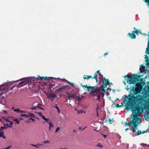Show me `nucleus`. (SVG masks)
Wrapping results in <instances>:
<instances>
[{
	"label": "nucleus",
	"mask_w": 149,
	"mask_h": 149,
	"mask_svg": "<svg viewBox=\"0 0 149 149\" xmlns=\"http://www.w3.org/2000/svg\"><path fill=\"white\" fill-rule=\"evenodd\" d=\"M132 116H133L132 120L129 122H125V124L126 126H132V129L130 130H132V132L134 133L136 129V126L141 122V118L138 114L136 113V110H132Z\"/></svg>",
	"instance_id": "nucleus-1"
},
{
	"label": "nucleus",
	"mask_w": 149,
	"mask_h": 149,
	"mask_svg": "<svg viewBox=\"0 0 149 149\" xmlns=\"http://www.w3.org/2000/svg\"><path fill=\"white\" fill-rule=\"evenodd\" d=\"M20 80H22V81L19 83V84L17 86V87H20L26 84L24 78L16 81L9 82L8 83H7V82H6L2 84L0 86V88L2 87L1 90H0V91H1V95H2L3 94L6 93L8 91V87L9 86L13 84L14 83Z\"/></svg>",
	"instance_id": "nucleus-2"
},
{
	"label": "nucleus",
	"mask_w": 149,
	"mask_h": 149,
	"mask_svg": "<svg viewBox=\"0 0 149 149\" xmlns=\"http://www.w3.org/2000/svg\"><path fill=\"white\" fill-rule=\"evenodd\" d=\"M136 88H132L131 90L130 94L134 95L136 93H140L142 88V86L141 84L139 83H137L136 84Z\"/></svg>",
	"instance_id": "nucleus-3"
},
{
	"label": "nucleus",
	"mask_w": 149,
	"mask_h": 149,
	"mask_svg": "<svg viewBox=\"0 0 149 149\" xmlns=\"http://www.w3.org/2000/svg\"><path fill=\"white\" fill-rule=\"evenodd\" d=\"M128 77L127 82L130 84H134L139 80L138 77L135 74L129 76Z\"/></svg>",
	"instance_id": "nucleus-4"
},
{
	"label": "nucleus",
	"mask_w": 149,
	"mask_h": 149,
	"mask_svg": "<svg viewBox=\"0 0 149 149\" xmlns=\"http://www.w3.org/2000/svg\"><path fill=\"white\" fill-rule=\"evenodd\" d=\"M91 93L94 96H97V98L96 100H97L98 101H100V94L99 89H92L91 90Z\"/></svg>",
	"instance_id": "nucleus-5"
},
{
	"label": "nucleus",
	"mask_w": 149,
	"mask_h": 149,
	"mask_svg": "<svg viewBox=\"0 0 149 149\" xmlns=\"http://www.w3.org/2000/svg\"><path fill=\"white\" fill-rule=\"evenodd\" d=\"M128 96V97H125V98L127 99H129L130 98L132 99V100H129V102H131V103H136V102H138V97H133V96Z\"/></svg>",
	"instance_id": "nucleus-6"
},
{
	"label": "nucleus",
	"mask_w": 149,
	"mask_h": 149,
	"mask_svg": "<svg viewBox=\"0 0 149 149\" xmlns=\"http://www.w3.org/2000/svg\"><path fill=\"white\" fill-rule=\"evenodd\" d=\"M26 83H31L36 80V78L34 77H31L24 78Z\"/></svg>",
	"instance_id": "nucleus-7"
},
{
	"label": "nucleus",
	"mask_w": 149,
	"mask_h": 149,
	"mask_svg": "<svg viewBox=\"0 0 149 149\" xmlns=\"http://www.w3.org/2000/svg\"><path fill=\"white\" fill-rule=\"evenodd\" d=\"M56 97V95L55 93H52L49 94L47 98L50 99L52 101H54L55 98Z\"/></svg>",
	"instance_id": "nucleus-8"
},
{
	"label": "nucleus",
	"mask_w": 149,
	"mask_h": 149,
	"mask_svg": "<svg viewBox=\"0 0 149 149\" xmlns=\"http://www.w3.org/2000/svg\"><path fill=\"white\" fill-rule=\"evenodd\" d=\"M45 121L47 122V123L49 124V131H51L52 129L54 127V125L53 123L51 122V120L49 118H47Z\"/></svg>",
	"instance_id": "nucleus-9"
},
{
	"label": "nucleus",
	"mask_w": 149,
	"mask_h": 149,
	"mask_svg": "<svg viewBox=\"0 0 149 149\" xmlns=\"http://www.w3.org/2000/svg\"><path fill=\"white\" fill-rule=\"evenodd\" d=\"M68 88V89H70L69 86L68 85H65L63 86L61 88H59L58 89H57L56 90V92H62L63 90H64L65 89Z\"/></svg>",
	"instance_id": "nucleus-10"
},
{
	"label": "nucleus",
	"mask_w": 149,
	"mask_h": 149,
	"mask_svg": "<svg viewBox=\"0 0 149 149\" xmlns=\"http://www.w3.org/2000/svg\"><path fill=\"white\" fill-rule=\"evenodd\" d=\"M140 67V72L141 73L144 72L145 73L146 72L145 70V67L143 66L142 65H141Z\"/></svg>",
	"instance_id": "nucleus-11"
},
{
	"label": "nucleus",
	"mask_w": 149,
	"mask_h": 149,
	"mask_svg": "<svg viewBox=\"0 0 149 149\" xmlns=\"http://www.w3.org/2000/svg\"><path fill=\"white\" fill-rule=\"evenodd\" d=\"M106 87V86H104V85H102L101 86L100 88V89L99 90L100 92L101 91V93H102L103 95L105 93V91L104 90V88Z\"/></svg>",
	"instance_id": "nucleus-12"
},
{
	"label": "nucleus",
	"mask_w": 149,
	"mask_h": 149,
	"mask_svg": "<svg viewBox=\"0 0 149 149\" xmlns=\"http://www.w3.org/2000/svg\"><path fill=\"white\" fill-rule=\"evenodd\" d=\"M102 81L103 84H104V86L107 87V84H109L108 80L104 78H102Z\"/></svg>",
	"instance_id": "nucleus-13"
},
{
	"label": "nucleus",
	"mask_w": 149,
	"mask_h": 149,
	"mask_svg": "<svg viewBox=\"0 0 149 149\" xmlns=\"http://www.w3.org/2000/svg\"><path fill=\"white\" fill-rule=\"evenodd\" d=\"M76 96V93H71L70 96L68 97V98L69 99H74Z\"/></svg>",
	"instance_id": "nucleus-14"
},
{
	"label": "nucleus",
	"mask_w": 149,
	"mask_h": 149,
	"mask_svg": "<svg viewBox=\"0 0 149 149\" xmlns=\"http://www.w3.org/2000/svg\"><path fill=\"white\" fill-rule=\"evenodd\" d=\"M6 103L5 100L4 99L3 97H2L0 99V104H1L3 105H4Z\"/></svg>",
	"instance_id": "nucleus-15"
},
{
	"label": "nucleus",
	"mask_w": 149,
	"mask_h": 149,
	"mask_svg": "<svg viewBox=\"0 0 149 149\" xmlns=\"http://www.w3.org/2000/svg\"><path fill=\"white\" fill-rule=\"evenodd\" d=\"M128 35L132 39H135L136 38V36L134 34V33H129Z\"/></svg>",
	"instance_id": "nucleus-16"
},
{
	"label": "nucleus",
	"mask_w": 149,
	"mask_h": 149,
	"mask_svg": "<svg viewBox=\"0 0 149 149\" xmlns=\"http://www.w3.org/2000/svg\"><path fill=\"white\" fill-rule=\"evenodd\" d=\"M3 128L1 127V129H0V137H1L3 138L4 139H5L6 137L3 136V132L2 131L3 130Z\"/></svg>",
	"instance_id": "nucleus-17"
},
{
	"label": "nucleus",
	"mask_w": 149,
	"mask_h": 149,
	"mask_svg": "<svg viewBox=\"0 0 149 149\" xmlns=\"http://www.w3.org/2000/svg\"><path fill=\"white\" fill-rule=\"evenodd\" d=\"M10 118H13L12 120L16 122L15 124H18L19 123V120L17 118H13V117H11Z\"/></svg>",
	"instance_id": "nucleus-18"
},
{
	"label": "nucleus",
	"mask_w": 149,
	"mask_h": 149,
	"mask_svg": "<svg viewBox=\"0 0 149 149\" xmlns=\"http://www.w3.org/2000/svg\"><path fill=\"white\" fill-rule=\"evenodd\" d=\"M46 78V77H36V81H38V80H45Z\"/></svg>",
	"instance_id": "nucleus-19"
},
{
	"label": "nucleus",
	"mask_w": 149,
	"mask_h": 149,
	"mask_svg": "<svg viewBox=\"0 0 149 149\" xmlns=\"http://www.w3.org/2000/svg\"><path fill=\"white\" fill-rule=\"evenodd\" d=\"M38 115L41 118H42L45 121L47 118H45V116L42 115V113L41 112L38 113Z\"/></svg>",
	"instance_id": "nucleus-20"
},
{
	"label": "nucleus",
	"mask_w": 149,
	"mask_h": 149,
	"mask_svg": "<svg viewBox=\"0 0 149 149\" xmlns=\"http://www.w3.org/2000/svg\"><path fill=\"white\" fill-rule=\"evenodd\" d=\"M97 73H98V76H99V79H100V81H101V79L102 78V77H103V76L100 73H99V71H97V72H96Z\"/></svg>",
	"instance_id": "nucleus-21"
},
{
	"label": "nucleus",
	"mask_w": 149,
	"mask_h": 149,
	"mask_svg": "<svg viewBox=\"0 0 149 149\" xmlns=\"http://www.w3.org/2000/svg\"><path fill=\"white\" fill-rule=\"evenodd\" d=\"M31 145H32V146H35V147H36V148H39L40 146H43V145H44V144H40L39 143H38L37 145H34V144H31Z\"/></svg>",
	"instance_id": "nucleus-22"
},
{
	"label": "nucleus",
	"mask_w": 149,
	"mask_h": 149,
	"mask_svg": "<svg viewBox=\"0 0 149 149\" xmlns=\"http://www.w3.org/2000/svg\"><path fill=\"white\" fill-rule=\"evenodd\" d=\"M84 96L82 95H79V96H78V100L79 102H80L81 100L84 97Z\"/></svg>",
	"instance_id": "nucleus-23"
},
{
	"label": "nucleus",
	"mask_w": 149,
	"mask_h": 149,
	"mask_svg": "<svg viewBox=\"0 0 149 149\" xmlns=\"http://www.w3.org/2000/svg\"><path fill=\"white\" fill-rule=\"evenodd\" d=\"M132 33H135L137 35H138L139 33H140L141 32L139 30L137 29L136 31H132Z\"/></svg>",
	"instance_id": "nucleus-24"
},
{
	"label": "nucleus",
	"mask_w": 149,
	"mask_h": 149,
	"mask_svg": "<svg viewBox=\"0 0 149 149\" xmlns=\"http://www.w3.org/2000/svg\"><path fill=\"white\" fill-rule=\"evenodd\" d=\"M10 123H7L5 125H7L8 127H12V122H10Z\"/></svg>",
	"instance_id": "nucleus-25"
},
{
	"label": "nucleus",
	"mask_w": 149,
	"mask_h": 149,
	"mask_svg": "<svg viewBox=\"0 0 149 149\" xmlns=\"http://www.w3.org/2000/svg\"><path fill=\"white\" fill-rule=\"evenodd\" d=\"M27 116H28V118L29 117H34V116L33 114L32 113H29L28 115H27Z\"/></svg>",
	"instance_id": "nucleus-26"
},
{
	"label": "nucleus",
	"mask_w": 149,
	"mask_h": 149,
	"mask_svg": "<svg viewBox=\"0 0 149 149\" xmlns=\"http://www.w3.org/2000/svg\"><path fill=\"white\" fill-rule=\"evenodd\" d=\"M50 143V141H44L42 144H49Z\"/></svg>",
	"instance_id": "nucleus-27"
},
{
	"label": "nucleus",
	"mask_w": 149,
	"mask_h": 149,
	"mask_svg": "<svg viewBox=\"0 0 149 149\" xmlns=\"http://www.w3.org/2000/svg\"><path fill=\"white\" fill-rule=\"evenodd\" d=\"M19 111L20 109L18 108H17L16 109H14L13 110V111L15 112H16L18 113H19Z\"/></svg>",
	"instance_id": "nucleus-28"
},
{
	"label": "nucleus",
	"mask_w": 149,
	"mask_h": 149,
	"mask_svg": "<svg viewBox=\"0 0 149 149\" xmlns=\"http://www.w3.org/2000/svg\"><path fill=\"white\" fill-rule=\"evenodd\" d=\"M91 77V76H87V77H83V78L84 79H87L88 80Z\"/></svg>",
	"instance_id": "nucleus-29"
},
{
	"label": "nucleus",
	"mask_w": 149,
	"mask_h": 149,
	"mask_svg": "<svg viewBox=\"0 0 149 149\" xmlns=\"http://www.w3.org/2000/svg\"><path fill=\"white\" fill-rule=\"evenodd\" d=\"M85 113V112L83 111L82 110H81L78 112V114L79 113Z\"/></svg>",
	"instance_id": "nucleus-30"
},
{
	"label": "nucleus",
	"mask_w": 149,
	"mask_h": 149,
	"mask_svg": "<svg viewBox=\"0 0 149 149\" xmlns=\"http://www.w3.org/2000/svg\"><path fill=\"white\" fill-rule=\"evenodd\" d=\"M20 116L22 117L25 116V117H26V118H28V116H27V115L21 114L20 115Z\"/></svg>",
	"instance_id": "nucleus-31"
},
{
	"label": "nucleus",
	"mask_w": 149,
	"mask_h": 149,
	"mask_svg": "<svg viewBox=\"0 0 149 149\" xmlns=\"http://www.w3.org/2000/svg\"><path fill=\"white\" fill-rule=\"evenodd\" d=\"M97 74L96 73H95V76L93 77V78H95V79H96L97 82L98 81V80L97 79Z\"/></svg>",
	"instance_id": "nucleus-32"
},
{
	"label": "nucleus",
	"mask_w": 149,
	"mask_h": 149,
	"mask_svg": "<svg viewBox=\"0 0 149 149\" xmlns=\"http://www.w3.org/2000/svg\"><path fill=\"white\" fill-rule=\"evenodd\" d=\"M141 133H143V132L141 133V132L139 131L138 132H137L136 133V134L135 135V136H137L138 135L140 134H141Z\"/></svg>",
	"instance_id": "nucleus-33"
},
{
	"label": "nucleus",
	"mask_w": 149,
	"mask_h": 149,
	"mask_svg": "<svg viewBox=\"0 0 149 149\" xmlns=\"http://www.w3.org/2000/svg\"><path fill=\"white\" fill-rule=\"evenodd\" d=\"M140 145H141V146H143V147H145L146 146H148V145H147V144H144V143H142Z\"/></svg>",
	"instance_id": "nucleus-34"
},
{
	"label": "nucleus",
	"mask_w": 149,
	"mask_h": 149,
	"mask_svg": "<svg viewBox=\"0 0 149 149\" xmlns=\"http://www.w3.org/2000/svg\"><path fill=\"white\" fill-rule=\"evenodd\" d=\"M66 94L67 95L68 98V97L69 96H70V95L71 94V93H70L69 92H67L66 93Z\"/></svg>",
	"instance_id": "nucleus-35"
},
{
	"label": "nucleus",
	"mask_w": 149,
	"mask_h": 149,
	"mask_svg": "<svg viewBox=\"0 0 149 149\" xmlns=\"http://www.w3.org/2000/svg\"><path fill=\"white\" fill-rule=\"evenodd\" d=\"M148 56L147 55H145V61H146V62H147V61H148Z\"/></svg>",
	"instance_id": "nucleus-36"
},
{
	"label": "nucleus",
	"mask_w": 149,
	"mask_h": 149,
	"mask_svg": "<svg viewBox=\"0 0 149 149\" xmlns=\"http://www.w3.org/2000/svg\"><path fill=\"white\" fill-rule=\"evenodd\" d=\"M11 146H8L5 148L1 149H10V148H11Z\"/></svg>",
	"instance_id": "nucleus-37"
},
{
	"label": "nucleus",
	"mask_w": 149,
	"mask_h": 149,
	"mask_svg": "<svg viewBox=\"0 0 149 149\" xmlns=\"http://www.w3.org/2000/svg\"><path fill=\"white\" fill-rule=\"evenodd\" d=\"M59 129H60L59 127H57L55 130V132H57L58 131H59Z\"/></svg>",
	"instance_id": "nucleus-38"
},
{
	"label": "nucleus",
	"mask_w": 149,
	"mask_h": 149,
	"mask_svg": "<svg viewBox=\"0 0 149 149\" xmlns=\"http://www.w3.org/2000/svg\"><path fill=\"white\" fill-rule=\"evenodd\" d=\"M68 82L71 85L72 87H74V84L73 83H71L69 82Z\"/></svg>",
	"instance_id": "nucleus-39"
},
{
	"label": "nucleus",
	"mask_w": 149,
	"mask_h": 149,
	"mask_svg": "<svg viewBox=\"0 0 149 149\" xmlns=\"http://www.w3.org/2000/svg\"><path fill=\"white\" fill-rule=\"evenodd\" d=\"M98 107H97V109H96V111H97V117H98L99 116V114L97 112V109H98Z\"/></svg>",
	"instance_id": "nucleus-40"
},
{
	"label": "nucleus",
	"mask_w": 149,
	"mask_h": 149,
	"mask_svg": "<svg viewBox=\"0 0 149 149\" xmlns=\"http://www.w3.org/2000/svg\"><path fill=\"white\" fill-rule=\"evenodd\" d=\"M41 106V105L40 104H38L37 107L38 108H40V109H42V108L40 107Z\"/></svg>",
	"instance_id": "nucleus-41"
},
{
	"label": "nucleus",
	"mask_w": 149,
	"mask_h": 149,
	"mask_svg": "<svg viewBox=\"0 0 149 149\" xmlns=\"http://www.w3.org/2000/svg\"><path fill=\"white\" fill-rule=\"evenodd\" d=\"M55 107L58 110V112H60L59 110V109L58 108V107H57L56 106V107Z\"/></svg>",
	"instance_id": "nucleus-42"
},
{
	"label": "nucleus",
	"mask_w": 149,
	"mask_h": 149,
	"mask_svg": "<svg viewBox=\"0 0 149 149\" xmlns=\"http://www.w3.org/2000/svg\"><path fill=\"white\" fill-rule=\"evenodd\" d=\"M25 111H22V110H20V109L19 113H25Z\"/></svg>",
	"instance_id": "nucleus-43"
},
{
	"label": "nucleus",
	"mask_w": 149,
	"mask_h": 149,
	"mask_svg": "<svg viewBox=\"0 0 149 149\" xmlns=\"http://www.w3.org/2000/svg\"><path fill=\"white\" fill-rule=\"evenodd\" d=\"M30 119L33 122H34L35 121V120L34 119L32 118H30Z\"/></svg>",
	"instance_id": "nucleus-44"
},
{
	"label": "nucleus",
	"mask_w": 149,
	"mask_h": 149,
	"mask_svg": "<svg viewBox=\"0 0 149 149\" xmlns=\"http://www.w3.org/2000/svg\"><path fill=\"white\" fill-rule=\"evenodd\" d=\"M3 112H4V113H6V114H7V112H6V111H5V110H3Z\"/></svg>",
	"instance_id": "nucleus-45"
},
{
	"label": "nucleus",
	"mask_w": 149,
	"mask_h": 149,
	"mask_svg": "<svg viewBox=\"0 0 149 149\" xmlns=\"http://www.w3.org/2000/svg\"><path fill=\"white\" fill-rule=\"evenodd\" d=\"M6 121H8V122H10V121H9L8 120V119H6Z\"/></svg>",
	"instance_id": "nucleus-46"
},
{
	"label": "nucleus",
	"mask_w": 149,
	"mask_h": 149,
	"mask_svg": "<svg viewBox=\"0 0 149 149\" xmlns=\"http://www.w3.org/2000/svg\"><path fill=\"white\" fill-rule=\"evenodd\" d=\"M107 54H108V53L107 52H106V53H104V55L105 56L107 55Z\"/></svg>",
	"instance_id": "nucleus-47"
},
{
	"label": "nucleus",
	"mask_w": 149,
	"mask_h": 149,
	"mask_svg": "<svg viewBox=\"0 0 149 149\" xmlns=\"http://www.w3.org/2000/svg\"><path fill=\"white\" fill-rule=\"evenodd\" d=\"M107 90H111V88H107Z\"/></svg>",
	"instance_id": "nucleus-48"
},
{
	"label": "nucleus",
	"mask_w": 149,
	"mask_h": 149,
	"mask_svg": "<svg viewBox=\"0 0 149 149\" xmlns=\"http://www.w3.org/2000/svg\"><path fill=\"white\" fill-rule=\"evenodd\" d=\"M130 89V88H128V86H127V88H126V89L127 90H128L129 89Z\"/></svg>",
	"instance_id": "nucleus-49"
},
{
	"label": "nucleus",
	"mask_w": 149,
	"mask_h": 149,
	"mask_svg": "<svg viewBox=\"0 0 149 149\" xmlns=\"http://www.w3.org/2000/svg\"><path fill=\"white\" fill-rule=\"evenodd\" d=\"M117 107H119V105L118 104H117L116 105Z\"/></svg>",
	"instance_id": "nucleus-50"
},
{
	"label": "nucleus",
	"mask_w": 149,
	"mask_h": 149,
	"mask_svg": "<svg viewBox=\"0 0 149 149\" xmlns=\"http://www.w3.org/2000/svg\"><path fill=\"white\" fill-rule=\"evenodd\" d=\"M102 135L104 136V138H105L106 137V136L104 134H102Z\"/></svg>",
	"instance_id": "nucleus-51"
},
{
	"label": "nucleus",
	"mask_w": 149,
	"mask_h": 149,
	"mask_svg": "<svg viewBox=\"0 0 149 149\" xmlns=\"http://www.w3.org/2000/svg\"><path fill=\"white\" fill-rule=\"evenodd\" d=\"M127 77L128 76H127V75H125V76H124V77L125 78H126V77H127Z\"/></svg>",
	"instance_id": "nucleus-52"
},
{
	"label": "nucleus",
	"mask_w": 149,
	"mask_h": 149,
	"mask_svg": "<svg viewBox=\"0 0 149 149\" xmlns=\"http://www.w3.org/2000/svg\"><path fill=\"white\" fill-rule=\"evenodd\" d=\"M129 130V129H128V128H126V129H125V130L126 131H127V130Z\"/></svg>",
	"instance_id": "nucleus-53"
},
{
	"label": "nucleus",
	"mask_w": 149,
	"mask_h": 149,
	"mask_svg": "<svg viewBox=\"0 0 149 149\" xmlns=\"http://www.w3.org/2000/svg\"><path fill=\"white\" fill-rule=\"evenodd\" d=\"M45 93L47 95V96H48V94L47 93H46V92H45Z\"/></svg>",
	"instance_id": "nucleus-54"
},
{
	"label": "nucleus",
	"mask_w": 149,
	"mask_h": 149,
	"mask_svg": "<svg viewBox=\"0 0 149 149\" xmlns=\"http://www.w3.org/2000/svg\"><path fill=\"white\" fill-rule=\"evenodd\" d=\"M83 87L84 86H82ZM84 87H85V88H86L87 87V85H86V86H84Z\"/></svg>",
	"instance_id": "nucleus-55"
},
{
	"label": "nucleus",
	"mask_w": 149,
	"mask_h": 149,
	"mask_svg": "<svg viewBox=\"0 0 149 149\" xmlns=\"http://www.w3.org/2000/svg\"><path fill=\"white\" fill-rule=\"evenodd\" d=\"M31 109H35V108H31Z\"/></svg>",
	"instance_id": "nucleus-56"
},
{
	"label": "nucleus",
	"mask_w": 149,
	"mask_h": 149,
	"mask_svg": "<svg viewBox=\"0 0 149 149\" xmlns=\"http://www.w3.org/2000/svg\"><path fill=\"white\" fill-rule=\"evenodd\" d=\"M1 91H0V97L2 95L1 93Z\"/></svg>",
	"instance_id": "nucleus-57"
},
{
	"label": "nucleus",
	"mask_w": 149,
	"mask_h": 149,
	"mask_svg": "<svg viewBox=\"0 0 149 149\" xmlns=\"http://www.w3.org/2000/svg\"><path fill=\"white\" fill-rule=\"evenodd\" d=\"M113 91L114 92V91H115V90L113 89Z\"/></svg>",
	"instance_id": "nucleus-58"
},
{
	"label": "nucleus",
	"mask_w": 149,
	"mask_h": 149,
	"mask_svg": "<svg viewBox=\"0 0 149 149\" xmlns=\"http://www.w3.org/2000/svg\"><path fill=\"white\" fill-rule=\"evenodd\" d=\"M134 29L135 30V29H136V28H135L134 27Z\"/></svg>",
	"instance_id": "nucleus-59"
},
{
	"label": "nucleus",
	"mask_w": 149,
	"mask_h": 149,
	"mask_svg": "<svg viewBox=\"0 0 149 149\" xmlns=\"http://www.w3.org/2000/svg\"><path fill=\"white\" fill-rule=\"evenodd\" d=\"M75 109L76 111H77V109H76V108H75Z\"/></svg>",
	"instance_id": "nucleus-60"
},
{
	"label": "nucleus",
	"mask_w": 149,
	"mask_h": 149,
	"mask_svg": "<svg viewBox=\"0 0 149 149\" xmlns=\"http://www.w3.org/2000/svg\"><path fill=\"white\" fill-rule=\"evenodd\" d=\"M124 83L126 85V83L125 82H124Z\"/></svg>",
	"instance_id": "nucleus-61"
},
{
	"label": "nucleus",
	"mask_w": 149,
	"mask_h": 149,
	"mask_svg": "<svg viewBox=\"0 0 149 149\" xmlns=\"http://www.w3.org/2000/svg\"><path fill=\"white\" fill-rule=\"evenodd\" d=\"M109 121H111V120H110V119H109Z\"/></svg>",
	"instance_id": "nucleus-62"
},
{
	"label": "nucleus",
	"mask_w": 149,
	"mask_h": 149,
	"mask_svg": "<svg viewBox=\"0 0 149 149\" xmlns=\"http://www.w3.org/2000/svg\"><path fill=\"white\" fill-rule=\"evenodd\" d=\"M63 79V80H65V81H66V80H65V79Z\"/></svg>",
	"instance_id": "nucleus-63"
},
{
	"label": "nucleus",
	"mask_w": 149,
	"mask_h": 149,
	"mask_svg": "<svg viewBox=\"0 0 149 149\" xmlns=\"http://www.w3.org/2000/svg\"><path fill=\"white\" fill-rule=\"evenodd\" d=\"M111 85H112V83H111Z\"/></svg>",
	"instance_id": "nucleus-64"
}]
</instances>
